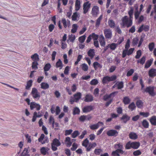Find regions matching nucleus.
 <instances>
[{"instance_id":"28","label":"nucleus","mask_w":156,"mask_h":156,"mask_svg":"<svg viewBox=\"0 0 156 156\" xmlns=\"http://www.w3.org/2000/svg\"><path fill=\"white\" fill-rule=\"evenodd\" d=\"M93 66L96 70L98 69V68H101L102 67V65L97 62H94L93 63Z\"/></svg>"},{"instance_id":"52","label":"nucleus","mask_w":156,"mask_h":156,"mask_svg":"<svg viewBox=\"0 0 156 156\" xmlns=\"http://www.w3.org/2000/svg\"><path fill=\"white\" fill-rule=\"evenodd\" d=\"M154 47V42H151L148 45V48L150 51H152Z\"/></svg>"},{"instance_id":"17","label":"nucleus","mask_w":156,"mask_h":156,"mask_svg":"<svg viewBox=\"0 0 156 156\" xmlns=\"http://www.w3.org/2000/svg\"><path fill=\"white\" fill-rule=\"evenodd\" d=\"M130 116H129L125 114L122 115V117L120 118V119L123 121L124 123H126L127 121L130 120Z\"/></svg>"},{"instance_id":"57","label":"nucleus","mask_w":156,"mask_h":156,"mask_svg":"<svg viewBox=\"0 0 156 156\" xmlns=\"http://www.w3.org/2000/svg\"><path fill=\"white\" fill-rule=\"evenodd\" d=\"M141 50H140L137 51L136 52V55L135 56V58L136 59H139L140 58L141 55Z\"/></svg>"},{"instance_id":"38","label":"nucleus","mask_w":156,"mask_h":156,"mask_svg":"<svg viewBox=\"0 0 156 156\" xmlns=\"http://www.w3.org/2000/svg\"><path fill=\"white\" fill-rule=\"evenodd\" d=\"M142 125L143 126L146 128H147L149 127V123L146 119L143 120L142 122Z\"/></svg>"},{"instance_id":"36","label":"nucleus","mask_w":156,"mask_h":156,"mask_svg":"<svg viewBox=\"0 0 156 156\" xmlns=\"http://www.w3.org/2000/svg\"><path fill=\"white\" fill-rule=\"evenodd\" d=\"M108 23L109 26L111 28H113L115 26V22L112 20H109Z\"/></svg>"},{"instance_id":"7","label":"nucleus","mask_w":156,"mask_h":156,"mask_svg":"<svg viewBox=\"0 0 156 156\" xmlns=\"http://www.w3.org/2000/svg\"><path fill=\"white\" fill-rule=\"evenodd\" d=\"M30 107V109L31 110H33L34 108H36V110L39 111L41 108L40 105L35 102H31Z\"/></svg>"},{"instance_id":"48","label":"nucleus","mask_w":156,"mask_h":156,"mask_svg":"<svg viewBox=\"0 0 156 156\" xmlns=\"http://www.w3.org/2000/svg\"><path fill=\"white\" fill-rule=\"evenodd\" d=\"M102 152V150L100 148H96L94 151V153L96 155H99Z\"/></svg>"},{"instance_id":"30","label":"nucleus","mask_w":156,"mask_h":156,"mask_svg":"<svg viewBox=\"0 0 156 156\" xmlns=\"http://www.w3.org/2000/svg\"><path fill=\"white\" fill-rule=\"evenodd\" d=\"M56 67L57 68H59L60 69H61L63 67V65L61 60L60 59L56 62Z\"/></svg>"},{"instance_id":"51","label":"nucleus","mask_w":156,"mask_h":156,"mask_svg":"<svg viewBox=\"0 0 156 156\" xmlns=\"http://www.w3.org/2000/svg\"><path fill=\"white\" fill-rule=\"evenodd\" d=\"M80 134L79 132L77 130H76L72 134V137L73 138H75Z\"/></svg>"},{"instance_id":"40","label":"nucleus","mask_w":156,"mask_h":156,"mask_svg":"<svg viewBox=\"0 0 156 156\" xmlns=\"http://www.w3.org/2000/svg\"><path fill=\"white\" fill-rule=\"evenodd\" d=\"M130 99L127 97H124L123 99V102L124 104L127 105L130 102Z\"/></svg>"},{"instance_id":"61","label":"nucleus","mask_w":156,"mask_h":156,"mask_svg":"<svg viewBox=\"0 0 156 156\" xmlns=\"http://www.w3.org/2000/svg\"><path fill=\"white\" fill-rule=\"evenodd\" d=\"M78 145L76 143H74L72 145V147L71 148V150L72 151H75L77 148Z\"/></svg>"},{"instance_id":"23","label":"nucleus","mask_w":156,"mask_h":156,"mask_svg":"<svg viewBox=\"0 0 156 156\" xmlns=\"http://www.w3.org/2000/svg\"><path fill=\"white\" fill-rule=\"evenodd\" d=\"M31 58L34 62H38L39 60V55L37 53H35L32 55Z\"/></svg>"},{"instance_id":"39","label":"nucleus","mask_w":156,"mask_h":156,"mask_svg":"<svg viewBox=\"0 0 156 156\" xmlns=\"http://www.w3.org/2000/svg\"><path fill=\"white\" fill-rule=\"evenodd\" d=\"M78 26L77 24H74L72 25V29L71 30V32L72 33H75L77 30Z\"/></svg>"},{"instance_id":"63","label":"nucleus","mask_w":156,"mask_h":156,"mask_svg":"<svg viewBox=\"0 0 156 156\" xmlns=\"http://www.w3.org/2000/svg\"><path fill=\"white\" fill-rule=\"evenodd\" d=\"M134 72V70L133 69H131L128 71L127 73L126 76H131Z\"/></svg>"},{"instance_id":"44","label":"nucleus","mask_w":156,"mask_h":156,"mask_svg":"<svg viewBox=\"0 0 156 156\" xmlns=\"http://www.w3.org/2000/svg\"><path fill=\"white\" fill-rule=\"evenodd\" d=\"M125 149L126 150L130 149L132 148V142L130 141H128L126 144L125 146Z\"/></svg>"},{"instance_id":"15","label":"nucleus","mask_w":156,"mask_h":156,"mask_svg":"<svg viewBox=\"0 0 156 156\" xmlns=\"http://www.w3.org/2000/svg\"><path fill=\"white\" fill-rule=\"evenodd\" d=\"M93 100V97L90 94H88L86 95L84 101L85 102H91Z\"/></svg>"},{"instance_id":"19","label":"nucleus","mask_w":156,"mask_h":156,"mask_svg":"<svg viewBox=\"0 0 156 156\" xmlns=\"http://www.w3.org/2000/svg\"><path fill=\"white\" fill-rule=\"evenodd\" d=\"M81 94L79 92L76 93L74 95L73 98L75 100V102H78L79 100L81 98Z\"/></svg>"},{"instance_id":"60","label":"nucleus","mask_w":156,"mask_h":156,"mask_svg":"<svg viewBox=\"0 0 156 156\" xmlns=\"http://www.w3.org/2000/svg\"><path fill=\"white\" fill-rule=\"evenodd\" d=\"M139 114L140 115L143 116L144 117H147L150 115L148 112H140Z\"/></svg>"},{"instance_id":"34","label":"nucleus","mask_w":156,"mask_h":156,"mask_svg":"<svg viewBox=\"0 0 156 156\" xmlns=\"http://www.w3.org/2000/svg\"><path fill=\"white\" fill-rule=\"evenodd\" d=\"M150 121L152 125L156 126V116H153L150 119Z\"/></svg>"},{"instance_id":"64","label":"nucleus","mask_w":156,"mask_h":156,"mask_svg":"<svg viewBox=\"0 0 156 156\" xmlns=\"http://www.w3.org/2000/svg\"><path fill=\"white\" fill-rule=\"evenodd\" d=\"M111 156H120V154L116 150L115 151H113L112 152Z\"/></svg>"},{"instance_id":"54","label":"nucleus","mask_w":156,"mask_h":156,"mask_svg":"<svg viewBox=\"0 0 156 156\" xmlns=\"http://www.w3.org/2000/svg\"><path fill=\"white\" fill-rule=\"evenodd\" d=\"M87 116L85 115L81 116L79 118V121L81 122H83L86 120Z\"/></svg>"},{"instance_id":"3","label":"nucleus","mask_w":156,"mask_h":156,"mask_svg":"<svg viewBox=\"0 0 156 156\" xmlns=\"http://www.w3.org/2000/svg\"><path fill=\"white\" fill-rule=\"evenodd\" d=\"M61 144L59 140L55 138L53 139L51 143V149L53 151H55L57 150V147L60 146Z\"/></svg>"},{"instance_id":"11","label":"nucleus","mask_w":156,"mask_h":156,"mask_svg":"<svg viewBox=\"0 0 156 156\" xmlns=\"http://www.w3.org/2000/svg\"><path fill=\"white\" fill-rule=\"evenodd\" d=\"M31 94H32L33 97L34 99L37 98L39 99L40 97L39 93H38L37 90L35 88H33L32 89Z\"/></svg>"},{"instance_id":"55","label":"nucleus","mask_w":156,"mask_h":156,"mask_svg":"<svg viewBox=\"0 0 156 156\" xmlns=\"http://www.w3.org/2000/svg\"><path fill=\"white\" fill-rule=\"evenodd\" d=\"M130 40L129 39H128L127 40V42L125 46V50L127 51V50L129 48V47H130Z\"/></svg>"},{"instance_id":"47","label":"nucleus","mask_w":156,"mask_h":156,"mask_svg":"<svg viewBox=\"0 0 156 156\" xmlns=\"http://www.w3.org/2000/svg\"><path fill=\"white\" fill-rule=\"evenodd\" d=\"M146 60V57L145 56H143L140 60L137 61V63H140L141 64L143 65L145 62Z\"/></svg>"},{"instance_id":"33","label":"nucleus","mask_w":156,"mask_h":156,"mask_svg":"<svg viewBox=\"0 0 156 156\" xmlns=\"http://www.w3.org/2000/svg\"><path fill=\"white\" fill-rule=\"evenodd\" d=\"M114 147L116 149L124 148L123 144L121 143H116L114 145Z\"/></svg>"},{"instance_id":"26","label":"nucleus","mask_w":156,"mask_h":156,"mask_svg":"<svg viewBox=\"0 0 156 156\" xmlns=\"http://www.w3.org/2000/svg\"><path fill=\"white\" fill-rule=\"evenodd\" d=\"M41 87L43 89H47L49 88V84L47 83L42 82L40 84Z\"/></svg>"},{"instance_id":"4","label":"nucleus","mask_w":156,"mask_h":156,"mask_svg":"<svg viewBox=\"0 0 156 156\" xmlns=\"http://www.w3.org/2000/svg\"><path fill=\"white\" fill-rule=\"evenodd\" d=\"M122 21L123 26H126L127 28L131 27L133 24V22L130 21L127 16H125L122 18Z\"/></svg>"},{"instance_id":"20","label":"nucleus","mask_w":156,"mask_h":156,"mask_svg":"<svg viewBox=\"0 0 156 156\" xmlns=\"http://www.w3.org/2000/svg\"><path fill=\"white\" fill-rule=\"evenodd\" d=\"M154 59L152 58L150 60H147L145 65L144 68L146 69L149 68L151 65Z\"/></svg>"},{"instance_id":"43","label":"nucleus","mask_w":156,"mask_h":156,"mask_svg":"<svg viewBox=\"0 0 156 156\" xmlns=\"http://www.w3.org/2000/svg\"><path fill=\"white\" fill-rule=\"evenodd\" d=\"M32 80H30L28 81L27 82V86L26 87V89L27 90H29L32 85Z\"/></svg>"},{"instance_id":"16","label":"nucleus","mask_w":156,"mask_h":156,"mask_svg":"<svg viewBox=\"0 0 156 156\" xmlns=\"http://www.w3.org/2000/svg\"><path fill=\"white\" fill-rule=\"evenodd\" d=\"M133 9L132 7H130V9L128 11V13L129 16L128 18V20L131 22H133Z\"/></svg>"},{"instance_id":"2","label":"nucleus","mask_w":156,"mask_h":156,"mask_svg":"<svg viewBox=\"0 0 156 156\" xmlns=\"http://www.w3.org/2000/svg\"><path fill=\"white\" fill-rule=\"evenodd\" d=\"M154 86H149L144 89L142 92L148 93L150 95L153 97L156 95V92L154 91Z\"/></svg>"},{"instance_id":"29","label":"nucleus","mask_w":156,"mask_h":156,"mask_svg":"<svg viewBox=\"0 0 156 156\" xmlns=\"http://www.w3.org/2000/svg\"><path fill=\"white\" fill-rule=\"evenodd\" d=\"M143 102L140 99L137 100L136 103L137 107L140 108H141L143 107Z\"/></svg>"},{"instance_id":"62","label":"nucleus","mask_w":156,"mask_h":156,"mask_svg":"<svg viewBox=\"0 0 156 156\" xmlns=\"http://www.w3.org/2000/svg\"><path fill=\"white\" fill-rule=\"evenodd\" d=\"M78 14L77 12H75L74 13L72 17V20L73 21H75L76 20Z\"/></svg>"},{"instance_id":"58","label":"nucleus","mask_w":156,"mask_h":156,"mask_svg":"<svg viewBox=\"0 0 156 156\" xmlns=\"http://www.w3.org/2000/svg\"><path fill=\"white\" fill-rule=\"evenodd\" d=\"M141 154V152L139 150L134 151L133 152V154L134 156H136L140 155Z\"/></svg>"},{"instance_id":"8","label":"nucleus","mask_w":156,"mask_h":156,"mask_svg":"<svg viewBox=\"0 0 156 156\" xmlns=\"http://www.w3.org/2000/svg\"><path fill=\"white\" fill-rule=\"evenodd\" d=\"M107 134L109 136L116 137L118 135V132L114 129H110L107 132Z\"/></svg>"},{"instance_id":"37","label":"nucleus","mask_w":156,"mask_h":156,"mask_svg":"<svg viewBox=\"0 0 156 156\" xmlns=\"http://www.w3.org/2000/svg\"><path fill=\"white\" fill-rule=\"evenodd\" d=\"M136 106L134 102H132L128 106V108L131 110L132 111L135 110Z\"/></svg>"},{"instance_id":"25","label":"nucleus","mask_w":156,"mask_h":156,"mask_svg":"<svg viewBox=\"0 0 156 156\" xmlns=\"http://www.w3.org/2000/svg\"><path fill=\"white\" fill-rule=\"evenodd\" d=\"M129 138L133 140H136L138 138V136L136 133L133 132H131L129 134Z\"/></svg>"},{"instance_id":"21","label":"nucleus","mask_w":156,"mask_h":156,"mask_svg":"<svg viewBox=\"0 0 156 156\" xmlns=\"http://www.w3.org/2000/svg\"><path fill=\"white\" fill-rule=\"evenodd\" d=\"M140 146V143L139 142H132V148L136 149H138Z\"/></svg>"},{"instance_id":"59","label":"nucleus","mask_w":156,"mask_h":156,"mask_svg":"<svg viewBox=\"0 0 156 156\" xmlns=\"http://www.w3.org/2000/svg\"><path fill=\"white\" fill-rule=\"evenodd\" d=\"M98 80L96 79H93L90 82V84L91 85H96L98 83Z\"/></svg>"},{"instance_id":"6","label":"nucleus","mask_w":156,"mask_h":156,"mask_svg":"<svg viewBox=\"0 0 156 156\" xmlns=\"http://www.w3.org/2000/svg\"><path fill=\"white\" fill-rule=\"evenodd\" d=\"M104 34L105 38L110 39L112 37V32L110 29H106L104 30Z\"/></svg>"},{"instance_id":"53","label":"nucleus","mask_w":156,"mask_h":156,"mask_svg":"<svg viewBox=\"0 0 156 156\" xmlns=\"http://www.w3.org/2000/svg\"><path fill=\"white\" fill-rule=\"evenodd\" d=\"M75 36L71 34V35L69 36V40H70V41L73 42L75 39Z\"/></svg>"},{"instance_id":"5","label":"nucleus","mask_w":156,"mask_h":156,"mask_svg":"<svg viewBox=\"0 0 156 156\" xmlns=\"http://www.w3.org/2000/svg\"><path fill=\"white\" fill-rule=\"evenodd\" d=\"M116 78V76L115 75L112 76L110 77L108 76H106L103 77L102 83L103 84L108 83L109 82L114 81Z\"/></svg>"},{"instance_id":"56","label":"nucleus","mask_w":156,"mask_h":156,"mask_svg":"<svg viewBox=\"0 0 156 156\" xmlns=\"http://www.w3.org/2000/svg\"><path fill=\"white\" fill-rule=\"evenodd\" d=\"M86 36L85 35H83L81 37H80L79 38V40L80 42L81 43H83L86 38Z\"/></svg>"},{"instance_id":"35","label":"nucleus","mask_w":156,"mask_h":156,"mask_svg":"<svg viewBox=\"0 0 156 156\" xmlns=\"http://www.w3.org/2000/svg\"><path fill=\"white\" fill-rule=\"evenodd\" d=\"M117 83V88L118 89H121L124 87V83L123 81H117L116 82Z\"/></svg>"},{"instance_id":"46","label":"nucleus","mask_w":156,"mask_h":156,"mask_svg":"<svg viewBox=\"0 0 156 156\" xmlns=\"http://www.w3.org/2000/svg\"><path fill=\"white\" fill-rule=\"evenodd\" d=\"M28 149H29V147L27 148H25L23 150V155H25V156H30V154H28L29 152L28 151Z\"/></svg>"},{"instance_id":"31","label":"nucleus","mask_w":156,"mask_h":156,"mask_svg":"<svg viewBox=\"0 0 156 156\" xmlns=\"http://www.w3.org/2000/svg\"><path fill=\"white\" fill-rule=\"evenodd\" d=\"M80 112V110L78 107H75L73 109V115H79Z\"/></svg>"},{"instance_id":"27","label":"nucleus","mask_w":156,"mask_h":156,"mask_svg":"<svg viewBox=\"0 0 156 156\" xmlns=\"http://www.w3.org/2000/svg\"><path fill=\"white\" fill-rule=\"evenodd\" d=\"M102 17L103 15L101 14L97 20L95 24V27H98L99 26L101 21L102 19Z\"/></svg>"},{"instance_id":"32","label":"nucleus","mask_w":156,"mask_h":156,"mask_svg":"<svg viewBox=\"0 0 156 156\" xmlns=\"http://www.w3.org/2000/svg\"><path fill=\"white\" fill-rule=\"evenodd\" d=\"M48 150V148L44 147H42L40 149L41 153L43 155H46Z\"/></svg>"},{"instance_id":"1","label":"nucleus","mask_w":156,"mask_h":156,"mask_svg":"<svg viewBox=\"0 0 156 156\" xmlns=\"http://www.w3.org/2000/svg\"><path fill=\"white\" fill-rule=\"evenodd\" d=\"M118 91H114L110 93L109 94H106L103 96V99L104 101H107L109 99H110L105 104V106L107 107L112 102L113 98L115 95L118 93Z\"/></svg>"},{"instance_id":"45","label":"nucleus","mask_w":156,"mask_h":156,"mask_svg":"<svg viewBox=\"0 0 156 156\" xmlns=\"http://www.w3.org/2000/svg\"><path fill=\"white\" fill-rule=\"evenodd\" d=\"M51 67V66L50 63H47L44 66L43 68L44 71H48L50 69Z\"/></svg>"},{"instance_id":"14","label":"nucleus","mask_w":156,"mask_h":156,"mask_svg":"<svg viewBox=\"0 0 156 156\" xmlns=\"http://www.w3.org/2000/svg\"><path fill=\"white\" fill-rule=\"evenodd\" d=\"M148 75L151 78L156 76V69L153 68L150 69L148 71Z\"/></svg>"},{"instance_id":"13","label":"nucleus","mask_w":156,"mask_h":156,"mask_svg":"<svg viewBox=\"0 0 156 156\" xmlns=\"http://www.w3.org/2000/svg\"><path fill=\"white\" fill-rule=\"evenodd\" d=\"M100 124L103 125L104 123L100 121L96 124L91 125L89 127L91 129L95 130L98 129L99 127Z\"/></svg>"},{"instance_id":"49","label":"nucleus","mask_w":156,"mask_h":156,"mask_svg":"<svg viewBox=\"0 0 156 156\" xmlns=\"http://www.w3.org/2000/svg\"><path fill=\"white\" fill-rule=\"evenodd\" d=\"M38 65L37 62H32V67L33 69L36 70L38 69L37 66Z\"/></svg>"},{"instance_id":"41","label":"nucleus","mask_w":156,"mask_h":156,"mask_svg":"<svg viewBox=\"0 0 156 156\" xmlns=\"http://www.w3.org/2000/svg\"><path fill=\"white\" fill-rule=\"evenodd\" d=\"M102 38V39H100L99 40V42L100 45L101 46H104L105 45V42L104 40V37L103 35L101 36L100 38Z\"/></svg>"},{"instance_id":"9","label":"nucleus","mask_w":156,"mask_h":156,"mask_svg":"<svg viewBox=\"0 0 156 156\" xmlns=\"http://www.w3.org/2000/svg\"><path fill=\"white\" fill-rule=\"evenodd\" d=\"M99 12V8L97 6H94L93 7L91 11L92 16L94 17L97 16Z\"/></svg>"},{"instance_id":"50","label":"nucleus","mask_w":156,"mask_h":156,"mask_svg":"<svg viewBox=\"0 0 156 156\" xmlns=\"http://www.w3.org/2000/svg\"><path fill=\"white\" fill-rule=\"evenodd\" d=\"M93 40L95 41H97L98 37V35L95 34L94 33H93L90 34Z\"/></svg>"},{"instance_id":"24","label":"nucleus","mask_w":156,"mask_h":156,"mask_svg":"<svg viewBox=\"0 0 156 156\" xmlns=\"http://www.w3.org/2000/svg\"><path fill=\"white\" fill-rule=\"evenodd\" d=\"M108 47L109 48H110V50L112 51H114L117 47L118 45L117 44L115 43H112L108 44Z\"/></svg>"},{"instance_id":"22","label":"nucleus","mask_w":156,"mask_h":156,"mask_svg":"<svg viewBox=\"0 0 156 156\" xmlns=\"http://www.w3.org/2000/svg\"><path fill=\"white\" fill-rule=\"evenodd\" d=\"M87 55L91 59H92L95 55L94 50L93 49H90L87 52Z\"/></svg>"},{"instance_id":"18","label":"nucleus","mask_w":156,"mask_h":156,"mask_svg":"<svg viewBox=\"0 0 156 156\" xmlns=\"http://www.w3.org/2000/svg\"><path fill=\"white\" fill-rule=\"evenodd\" d=\"M97 146V144L95 142L90 143L86 149V151L89 152L91 151L92 148H94Z\"/></svg>"},{"instance_id":"12","label":"nucleus","mask_w":156,"mask_h":156,"mask_svg":"<svg viewBox=\"0 0 156 156\" xmlns=\"http://www.w3.org/2000/svg\"><path fill=\"white\" fill-rule=\"evenodd\" d=\"M94 109V106L91 105L84 107L82 109L83 113H86L90 112Z\"/></svg>"},{"instance_id":"10","label":"nucleus","mask_w":156,"mask_h":156,"mask_svg":"<svg viewBox=\"0 0 156 156\" xmlns=\"http://www.w3.org/2000/svg\"><path fill=\"white\" fill-rule=\"evenodd\" d=\"M91 4L89 3V1L84 3L83 4V13L84 14H86L88 11L89 8L90 7Z\"/></svg>"},{"instance_id":"42","label":"nucleus","mask_w":156,"mask_h":156,"mask_svg":"<svg viewBox=\"0 0 156 156\" xmlns=\"http://www.w3.org/2000/svg\"><path fill=\"white\" fill-rule=\"evenodd\" d=\"M89 143V141L87 138H86L84 140L82 143V145L85 147L87 148Z\"/></svg>"}]
</instances>
